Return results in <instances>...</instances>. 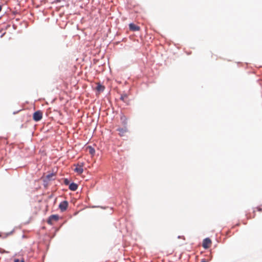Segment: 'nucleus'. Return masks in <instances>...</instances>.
Here are the masks:
<instances>
[{
	"label": "nucleus",
	"instance_id": "nucleus-1",
	"mask_svg": "<svg viewBox=\"0 0 262 262\" xmlns=\"http://www.w3.org/2000/svg\"><path fill=\"white\" fill-rule=\"evenodd\" d=\"M42 118V113L40 111H36L33 114V118L35 121L40 120Z\"/></svg>",
	"mask_w": 262,
	"mask_h": 262
},
{
	"label": "nucleus",
	"instance_id": "nucleus-2",
	"mask_svg": "<svg viewBox=\"0 0 262 262\" xmlns=\"http://www.w3.org/2000/svg\"><path fill=\"white\" fill-rule=\"evenodd\" d=\"M211 244V239L209 238H206L203 240L202 246L204 249H207L210 247Z\"/></svg>",
	"mask_w": 262,
	"mask_h": 262
},
{
	"label": "nucleus",
	"instance_id": "nucleus-3",
	"mask_svg": "<svg viewBox=\"0 0 262 262\" xmlns=\"http://www.w3.org/2000/svg\"><path fill=\"white\" fill-rule=\"evenodd\" d=\"M83 163L77 164L76 167L74 169V171L76 172L77 173L79 174H81L83 171Z\"/></svg>",
	"mask_w": 262,
	"mask_h": 262
},
{
	"label": "nucleus",
	"instance_id": "nucleus-4",
	"mask_svg": "<svg viewBox=\"0 0 262 262\" xmlns=\"http://www.w3.org/2000/svg\"><path fill=\"white\" fill-rule=\"evenodd\" d=\"M68 207V202L67 201L61 202L59 205V208L61 211H64Z\"/></svg>",
	"mask_w": 262,
	"mask_h": 262
},
{
	"label": "nucleus",
	"instance_id": "nucleus-5",
	"mask_svg": "<svg viewBox=\"0 0 262 262\" xmlns=\"http://www.w3.org/2000/svg\"><path fill=\"white\" fill-rule=\"evenodd\" d=\"M59 219V216L57 215H52L48 220L47 223L50 225L53 224L54 221H57Z\"/></svg>",
	"mask_w": 262,
	"mask_h": 262
},
{
	"label": "nucleus",
	"instance_id": "nucleus-6",
	"mask_svg": "<svg viewBox=\"0 0 262 262\" xmlns=\"http://www.w3.org/2000/svg\"><path fill=\"white\" fill-rule=\"evenodd\" d=\"M129 28L130 30L133 31H138L140 30V27L138 26H137L134 24H130L129 25Z\"/></svg>",
	"mask_w": 262,
	"mask_h": 262
},
{
	"label": "nucleus",
	"instance_id": "nucleus-7",
	"mask_svg": "<svg viewBox=\"0 0 262 262\" xmlns=\"http://www.w3.org/2000/svg\"><path fill=\"white\" fill-rule=\"evenodd\" d=\"M117 130L119 132V134L121 137L124 136L126 133L127 132V129L126 127L119 128L117 129Z\"/></svg>",
	"mask_w": 262,
	"mask_h": 262
},
{
	"label": "nucleus",
	"instance_id": "nucleus-8",
	"mask_svg": "<svg viewBox=\"0 0 262 262\" xmlns=\"http://www.w3.org/2000/svg\"><path fill=\"white\" fill-rule=\"evenodd\" d=\"M77 185L74 183H72L69 185V189L72 191H75L77 189Z\"/></svg>",
	"mask_w": 262,
	"mask_h": 262
},
{
	"label": "nucleus",
	"instance_id": "nucleus-9",
	"mask_svg": "<svg viewBox=\"0 0 262 262\" xmlns=\"http://www.w3.org/2000/svg\"><path fill=\"white\" fill-rule=\"evenodd\" d=\"M128 95L126 94H122L121 95L120 99L124 102L127 101Z\"/></svg>",
	"mask_w": 262,
	"mask_h": 262
},
{
	"label": "nucleus",
	"instance_id": "nucleus-10",
	"mask_svg": "<svg viewBox=\"0 0 262 262\" xmlns=\"http://www.w3.org/2000/svg\"><path fill=\"white\" fill-rule=\"evenodd\" d=\"M96 90L99 92L103 91L104 90V86L99 83L97 85Z\"/></svg>",
	"mask_w": 262,
	"mask_h": 262
},
{
	"label": "nucleus",
	"instance_id": "nucleus-11",
	"mask_svg": "<svg viewBox=\"0 0 262 262\" xmlns=\"http://www.w3.org/2000/svg\"><path fill=\"white\" fill-rule=\"evenodd\" d=\"M90 153L92 155H93L95 153V150L92 147H90Z\"/></svg>",
	"mask_w": 262,
	"mask_h": 262
},
{
	"label": "nucleus",
	"instance_id": "nucleus-12",
	"mask_svg": "<svg viewBox=\"0 0 262 262\" xmlns=\"http://www.w3.org/2000/svg\"><path fill=\"white\" fill-rule=\"evenodd\" d=\"M8 252H6L5 250L3 249L0 248V253H7Z\"/></svg>",
	"mask_w": 262,
	"mask_h": 262
},
{
	"label": "nucleus",
	"instance_id": "nucleus-13",
	"mask_svg": "<svg viewBox=\"0 0 262 262\" xmlns=\"http://www.w3.org/2000/svg\"><path fill=\"white\" fill-rule=\"evenodd\" d=\"M256 209L259 212H261L262 211V209L259 207H257Z\"/></svg>",
	"mask_w": 262,
	"mask_h": 262
},
{
	"label": "nucleus",
	"instance_id": "nucleus-14",
	"mask_svg": "<svg viewBox=\"0 0 262 262\" xmlns=\"http://www.w3.org/2000/svg\"><path fill=\"white\" fill-rule=\"evenodd\" d=\"M52 176H53L52 174V175H50V174H49V175H48V176H47V179H50V178H51Z\"/></svg>",
	"mask_w": 262,
	"mask_h": 262
},
{
	"label": "nucleus",
	"instance_id": "nucleus-15",
	"mask_svg": "<svg viewBox=\"0 0 262 262\" xmlns=\"http://www.w3.org/2000/svg\"><path fill=\"white\" fill-rule=\"evenodd\" d=\"M64 183H65V184H68V180H67V179H66V180H64Z\"/></svg>",
	"mask_w": 262,
	"mask_h": 262
},
{
	"label": "nucleus",
	"instance_id": "nucleus-16",
	"mask_svg": "<svg viewBox=\"0 0 262 262\" xmlns=\"http://www.w3.org/2000/svg\"><path fill=\"white\" fill-rule=\"evenodd\" d=\"M14 262H19V260L18 259H16L14 260Z\"/></svg>",
	"mask_w": 262,
	"mask_h": 262
},
{
	"label": "nucleus",
	"instance_id": "nucleus-17",
	"mask_svg": "<svg viewBox=\"0 0 262 262\" xmlns=\"http://www.w3.org/2000/svg\"><path fill=\"white\" fill-rule=\"evenodd\" d=\"M20 262H25V260L24 259H23L22 260H21Z\"/></svg>",
	"mask_w": 262,
	"mask_h": 262
},
{
	"label": "nucleus",
	"instance_id": "nucleus-18",
	"mask_svg": "<svg viewBox=\"0 0 262 262\" xmlns=\"http://www.w3.org/2000/svg\"><path fill=\"white\" fill-rule=\"evenodd\" d=\"M201 262H207V261H206V260H202Z\"/></svg>",
	"mask_w": 262,
	"mask_h": 262
},
{
	"label": "nucleus",
	"instance_id": "nucleus-19",
	"mask_svg": "<svg viewBox=\"0 0 262 262\" xmlns=\"http://www.w3.org/2000/svg\"><path fill=\"white\" fill-rule=\"evenodd\" d=\"M2 10V7L0 6V12Z\"/></svg>",
	"mask_w": 262,
	"mask_h": 262
}]
</instances>
